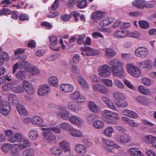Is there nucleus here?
Masks as SVG:
<instances>
[{
	"label": "nucleus",
	"mask_w": 156,
	"mask_h": 156,
	"mask_svg": "<svg viewBox=\"0 0 156 156\" xmlns=\"http://www.w3.org/2000/svg\"><path fill=\"white\" fill-rule=\"evenodd\" d=\"M108 64H103L98 67V72L101 77H109L111 74V71L114 76L122 78L126 76L123 63L121 60L114 59L109 61Z\"/></svg>",
	"instance_id": "f257e3e1"
},
{
	"label": "nucleus",
	"mask_w": 156,
	"mask_h": 156,
	"mask_svg": "<svg viewBox=\"0 0 156 156\" xmlns=\"http://www.w3.org/2000/svg\"><path fill=\"white\" fill-rule=\"evenodd\" d=\"M127 72L132 76L138 77L141 75L140 69L138 67L134 66L133 64L127 63L126 64Z\"/></svg>",
	"instance_id": "f03ea898"
},
{
	"label": "nucleus",
	"mask_w": 156,
	"mask_h": 156,
	"mask_svg": "<svg viewBox=\"0 0 156 156\" xmlns=\"http://www.w3.org/2000/svg\"><path fill=\"white\" fill-rule=\"evenodd\" d=\"M4 133L6 137L8 138V140L12 143L16 142L22 137L21 134L19 133L14 134V132L11 129L5 130Z\"/></svg>",
	"instance_id": "7ed1b4c3"
},
{
	"label": "nucleus",
	"mask_w": 156,
	"mask_h": 156,
	"mask_svg": "<svg viewBox=\"0 0 156 156\" xmlns=\"http://www.w3.org/2000/svg\"><path fill=\"white\" fill-rule=\"evenodd\" d=\"M149 52L148 49L144 47H140L137 48L135 51L136 56L141 58L144 59L146 57Z\"/></svg>",
	"instance_id": "20e7f679"
},
{
	"label": "nucleus",
	"mask_w": 156,
	"mask_h": 156,
	"mask_svg": "<svg viewBox=\"0 0 156 156\" xmlns=\"http://www.w3.org/2000/svg\"><path fill=\"white\" fill-rule=\"evenodd\" d=\"M22 88L24 91L29 95H32L34 92V88L32 84L28 81L24 80L22 83Z\"/></svg>",
	"instance_id": "39448f33"
},
{
	"label": "nucleus",
	"mask_w": 156,
	"mask_h": 156,
	"mask_svg": "<svg viewBox=\"0 0 156 156\" xmlns=\"http://www.w3.org/2000/svg\"><path fill=\"white\" fill-rule=\"evenodd\" d=\"M69 120L72 124L78 127L83 126L84 123V120L82 119L75 115L71 116Z\"/></svg>",
	"instance_id": "423d86ee"
},
{
	"label": "nucleus",
	"mask_w": 156,
	"mask_h": 156,
	"mask_svg": "<svg viewBox=\"0 0 156 156\" xmlns=\"http://www.w3.org/2000/svg\"><path fill=\"white\" fill-rule=\"evenodd\" d=\"M41 134L43 136L44 140L47 142L52 144L56 140L55 135L51 132H42Z\"/></svg>",
	"instance_id": "0eeeda50"
},
{
	"label": "nucleus",
	"mask_w": 156,
	"mask_h": 156,
	"mask_svg": "<svg viewBox=\"0 0 156 156\" xmlns=\"http://www.w3.org/2000/svg\"><path fill=\"white\" fill-rule=\"evenodd\" d=\"M143 140L144 142L151 144L152 147L156 149V136L148 135L144 136Z\"/></svg>",
	"instance_id": "6e6552de"
},
{
	"label": "nucleus",
	"mask_w": 156,
	"mask_h": 156,
	"mask_svg": "<svg viewBox=\"0 0 156 156\" xmlns=\"http://www.w3.org/2000/svg\"><path fill=\"white\" fill-rule=\"evenodd\" d=\"M68 108L72 112L78 113L82 109V106L74 101L69 102L67 105Z\"/></svg>",
	"instance_id": "1a4fd4ad"
},
{
	"label": "nucleus",
	"mask_w": 156,
	"mask_h": 156,
	"mask_svg": "<svg viewBox=\"0 0 156 156\" xmlns=\"http://www.w3.org/2000/svg\"><path fill=\"white\" fill-rule=\"evenodd\" d=\"M80 49L82 51L81 54L84 56L94 55L96 54L95 50L90 47H82Z\"/></svg>",
	"instance_id": "9d476101"
},
{
	"label": "nucleus",
	"mask_w": 156,
	"mask_h": 156,
	"mask_svg": "<svg viewBox=\"0 0 156 156\" xmlns=\"http://www.w3.org/2000/svg\"><path fill=\"white\" fill-rule=\"evenodd\" d=\"M92 88L94 91L103 94H106L108 91L107 88L105 86L99 83L93 84Z\"/></svg>",
	"instance_id": "9b49d317"
},
{
	"label": "nucleus",
	"mask_w": 156,
	"mask_h": 156,
	"mask_svg": "<svg viewBox=\"0 0 156 156\" xmlns=\"http://www.w3.org/2000/svg\"><path fill=\"white\" fill-rule=\"evenodd\" d=\"M50 91V88L47 84L40 86L38 89V94L40 96H44L48 94Z\"/></svg>",
	"instance_id": "f8f14e48"
},
{
	"label": "nucleus",
	"mask_w": 156,
	"mask_h": 156,
	"mask_svg": "<svg viewBox=\"0 0 156 156\" xmlns=\"http://www.w3.org/2000/svg\"><path fill=\"white\" fill-rule=\"evenodd\" d=\"M119 119L118 114L114 112L109 118L105 119V121L109 124H116L117 123V120Z\"/></svg>",
	"instance_id": "ddd939ff"
},
{
	"label": "nucleus",
	"mask_w": 156,
	"mask_h": 156,
	"mask_svg": "<svg viewBox=\"0 0 156 156\" xmlns=\"http://www.w3.org/2000/svg\"><path fill=\"white\" fill-rule=\"evenodd\" d=\"M115 139L117 142L122 143H128L131 141V137L125 134L118 135L115 137Z\"/></svg>",
	"instance_id": "4468645a"
},
{
	"label": "nucleus",
	"mask_w": 156,
	"mask_h": 156,
	"mask_svg": "<svg viewBox=\"0 0 156 156\" xmlns=\"http://www.w3.org/2000/svg\"><path fill=\"white\" fill-rule=\"evenodd\" d=\"M61 91L64 93H69L73 90L74 87L73 86L69 83H62L59 87Z\"/></svg>",
	"instance_id": "2eb2a0df"
},
{
	"label": "nucleus",
	"mask_w": 156,
	"mask_h": 156,
	"mask_svg": "<svg viewBox=\"0 0 156 156\" xmlns=\"http://www.w3.org/2000/svg\"><path fill=\"white\" fill-rule=\"evenodd\" d=\"M70 98L72 99H76L78 102L82 103L85 100L83 96L81 95L79 91H75L70 95Z\"/></svg>",
	"instance_id": "dca6fc26"
},
{
	"label": "nucleus",
	"mask_w": 156,
	"mask_h": 156,
	"mask_svg": "<svg viewBox=\"0 0 156 156\" xmlns=\"http://www.w3.org/2000/svg\"><path fill=\"white\" fill-rule=\"evenodd\" d=\"M91 16V20L96 21L103 18L105 16V13L101 11H97L93 12Z\"/></svg>",
	"instance_id": "f3484780"
},
{
	"label": "nucleus",
	"mask_w": 156,
	"mask_h": 156,
	"mask_svg": "<svg viewBox=\"0 0 156 156\" xmlns=\"http://www.w3.org/2000/svg\"><path fill=\"white\" fill-rule=\"evenodd\" d=\"M49 38L50 40V48L56 51H59L60 50L59 47L57 48H54L57 44L58 39L57 37L56 36H49Z\"/></svg>",
	"instance_id": "a211bd4d"
},
{
	"label": "nucleus",
	"mask_w": 156,
	"mask_h": 156,
	"mask_svg": "<svg viewBox=\"0 0 156 156\" xmlns=\"http://www.w3.org/2000/svg\"><path fill=\"white\" fill-rule=\"evenodd\" d=\"M11 110L10 105L3 104L0 107V112L2 115L6 116L9 113Z\"/></svg>",
	"instance_id": "6ab92c4d"
},
{
	"label": "nucleus",
	"mask_w": 156,
	"mask_h": 156,
	"mask_svg": "<svg viewBox=\"0 0 156 156\" xmlns=\"http://www.w3.org/2000/svg\"><path fill=\"white\" fill-rule=\"evenodd\" d=\"M59 146L65 152H69L71 151L70 144L66 140H63L59 144Z\"/></svg>",
	"instance_id": "aec40b11"
},
{
	"label": "nucleus",
	"mask_w": 156,
	"mask_h": 156,
	"mask_svg": "<svg viewBox=\"0 0 156 156\" xmlns=\"http://www.w3.org/2000/svg\"><path fill=\"white\" fill-rule=\"evenodd\" d=\"M133 5L139 9H143L146 7L147 2L145 0H136L132 2Z\"/></svg>",
	"instance_id": "412c9836"
},
{
	"label": "nucleus",
	"mask_w": 156,
	"mask_h": 156,
	"mask_svg": "<svg viewBox=\"0 0 156 156\" xmlns=\"http://www.w3.org/2000/svg\"><path fill=\"white\" fill-rule=\"evenodd\" d=\"M128 30H117L114 33V36L116 37L122 38L128 37Z\"/></svg>",
	"instance_id": "4be33fe9"
},
{
	"label": "nucleus",
	"mask_w": 156,
	"mask_h": 156,
	"mask_svg": "<svg viewBox=\"0 0 156 156\" xmlns=\"http://www.w3.org/2000/svg\"><path fill=\"white\" fill-rule=\"evenodd\" d=\"M58 115L64 120H69L70 118L69 113L65 109H60L57 112Z\"/></svg>",
	"instance_id": "5701e85b"
},
{
	"label": "nucleus",
	"mask_w": 156,
	"mask_h": 156,
	"mask_svg": "<svg viewBox=\"0 0 156 156\" xmlns=\"http://www.w3.org/2000/svg\"><path fill=\"white\" fill-rule=\"evenodd\" d=\"M102 100L106 104L109 108L113 110H116L117 108L115 106L112 101L109 98L105 96L101 98Z\"/></svg>",
	"instance_id": "b1692460"
},
{
	"label": "nucleus",
	"mask_w": 156,
	"mask_h": 156,
	"mask_svg": "<svg viewBox=\"0 0 156 156\" xmlns=\"http://www.w3.org/2000/svg\"><path fill=\"white\" fill-rule=\"evenodd\" d=\"M77 80L80 87L84 90L87 89L88 87V84L83 76L79 75L77 77Z\"/></svg>",
	"instance_id": "393cba45"
},
{
	"label": "nucleus",
	"mask_w": 156,
	"mask_h": 156,
	"mask_svg": "<svg viewBox=\"0 0 156 156\" xmlns=\"http://www.w3.org/2000/svg\"><path fill=\"white\" fill-rule=\"evenodd\" d=\"M17 142H19L18 145L19 149L20 150H22L24 148H26L30 146L29 141L26 139H23L22 136L20 140H17Z\"/></svg>",
	"instance_id": "a878e982"
},
{
	"label": "nucleus",
	"mask_w": 156,
	"mask_h": 156,
	"mask_svg": "<svg viewBox=\"0 0 156 156\" xmlns=\"http://www.w3.org/2000/svg\"><path fill=\"white\" fill-rule=\"evenodd\" d=\"M75 150L77 153L84 155L87 152L85 147L82 144H77L75 147Z\"/></svg>",
	"instance_id": "bb28decb"
},
{
	"label": "nucleus",
	"mask_w": 156,
	"mask_h": 156,
	"mask_svg": "<svg viewBox=\"0 0 156 156\" xmlns=\"http://www.w3.org/2000/svg\"><path fill=\"white\" fill-rule=\"evenodd\" d=\"M69 133L71 136L75 137H81L83 135V134L81 131L74 128L73 126L69 132Z\"/></svg>",
	"instance_id": "cd10ccee"
},
{
	"label": "nucleus",
	"mask_w": 156,
	"mask_h": 156,
	"mask_svg": "<svg viewBox=\"0 0 156 156\" xmlns=\"http://www.w3.org/2000/svg\"><path fill=\"white\" fill-rule=\"evenodd\" d=\"M8 100L9 103L12 105L17 104L19 102L18 98L14 94H9L8 96Z\"/></svg>",
	"instance_id": "c85d7f7f"
},
{
	"label": "nucleus",
	"mask_w": 156,
	"mask_h": 156,
	"mask_svg": "<svg viewBox=\"0 0 156 156\" xmlns=\"http://www.w3.org/2000/svg\"><path fill=\"white\" fill-rule=\"evenodd\" d=\"M44 121L39 116H35L32 118V123L34 125L40 126L43 124Z\"/></svg>",
	"instance_id": "c756f323"
},
{
	"label": "nucleus",
	"mask_w": 156,
	"mask_h": 156,
	"mask_svg": "<svg viewBox=\"0 0 156 156\" xmlns=\"http://www.w3.org/2000/svg\"><path fill=\"white\" fill-rule=\"evenodd\" d=\"M114 103L116 106L119 108H125L128 106V102L124 99L117 100Z\"/></svg>",
	"instance_id": "7c9ffc66"
},
{
	"label": "nucleus",
	"mask_w": 156,
	"mask_h": 156,
	"mask_svg": "<svg viewBox=\"0 0 156 156\" xmlns=\"http://www.w3.org/2000/svg\"><path fill=\"white\" fill-rule=\"evenodd\" d=\"M73 126L71 124L67 122H63L59 125V127L61 129L69 132Z\"/></svg>",
	"instance_id": "2f4dec72"
},
{
	"label": "nucleus",
	"mask_w": 156,
	"mask_h": 156,
	"mask_svg": "<svg viewBox=\"0 0 156 156\" xmlns=\"http://www.w3.org/2000/svg\"><path fill=\"white\" fill-rule=\"evenodd\" d=\"M114 20L112 18H105L99 22V25L102 27H104L109 25Z\"/></svg>",
	"instance_id": "473e14b6"
},
{
	"label": "nucleus",
	"mask_w": 156,
	"mask_h": 156,
	"mask_svg": "<svg viewBox=\"0 0 156 156\" xmlns=\"http://www.w3.org/2000/svg\"><path fill=\"white\" fill-rule=\"evenodd\" d=\"M19 147L17 144H13L11 145V154L12 156H19L18 147Z\"/></svg>",
	"instance_id": "72a5a7b5"
},
{
	"label": "nucleus",
	"mask_w": 156,
	"mask_h": 156,
	"mask_svg": "<svg viewBox=\"0 0 156 156\" xmlns=\"http://www.w3.org/2000/svg\"><path fill=\"white\" fill-rule=\"evenodd\" d=\"M114 132L113 128L111 126H108L102 132V133L106 136L111 137L112 134Z\"/></svg>",
	"instance_id": "f704fd0d"
},
{
	"label": "nucleus",
	"mask_w": 156,
	"mask_h": 156,
	"mask_svg": "<svg viewBox=\"0 0 156 156\" xmlns=\"http://www.w3.org/2000/svg\"><path fill=\"white\" fill-rule=\"evenodd\" d=\"M28 72L25 70H20L16 74V76L18 79L22 80L27 76V73Z\"/></svg>",
	"instance_id": "c9c22d12"
},
{
	"label": "nucleus",
	"mask_w": 156,
	"mask_h": 156,
	"mask_svg": "<svg viewBox=\"0 0 156 156\" xmlns=\"http://www.w3.org/2000/svg\"><path fill=\"white\" fill-rule=\"evenodd\" d=\"M138 90L141 94L145 95H149L151 94V91L148 88L143 85H140L138 86Z\"/></svg>",
	"instance_id": "e433bc0d"
},
{
	"label": "nucleus",
	"mask_w": 156,
	"mask_h": 156,
	"mask_svg": "<svg viewBox=\"0 0 156 156\" xmlns=\"http://www.w3.org/2000/svg\"><path fill=\"white\" fill-rule=\"evenodd\" d=\"M136 100L138 102L144 105H147L149 102L148 98H147L142 95L137 96L136 98Z\"/></svg>",
	"instance_id": "4c0bfd02"
},
{
	"label": "nucleus",
	"mask_w": 156,
	"mask_h": 156,
	"mask_svg": "<svg viewBox=\"0 0 156 156\" xmlns=\"http://www.w3.org/2000/svg\"><path fill=\"white\" fill-rule=\"evenodd\" d=\"M88 107L92 112L98 113L100 111L99 108L94 102L91 101L89 103Z\"/></svg>",
	"instance_id": "58836bf2"
},
{
	"label": "nucleus",
	"mask_w": 156,
	"mask_h": 156,
	"mask_svg": "<svg viewBox=\"0 0 156 156\" xmlns=\"http://www.w3.org/2000/svg\"><path fill=\"white\" fill-rule=\"evenodd\" d=\"M16 109L20 115L23 116L27 115V111L23 106L18 105L16 106Z\"/></svg>",
	"instance_id": "ea45409f"
},
{
	"label": "nucleus",
	"mask_w": 156,
	"mask_h": 156,
	"mask_svg": "<svg viewBox=\"0 0 156 156\" xmlns=\"http://www.w3.org/2000/svg\"><path fill=\"white\" fill-rule=\"evenodd\" d=\"M51 152L55 155H59L62 153V150L59 147L54 146L50 149Z\"/></svg>",
	"instance_id": "a19ab883"
},
{
	"label": "nucleus",
	"mask_w": 156,
	"mask_h": 156,
	"mask_svg": "<svg viewBox=\"0 0 156 156\" xmlns=\"http://www.w3.org/2000/svg\"><path fill=\"white\" fill-rule=\"evenodd\" d=\"M48 83L51 86L57 87L58 85L57 78L55 76L50 77L48 80Z\"/></svg>",
	"instance_id": "79ce46f5"
},
{
	"label": "nucleus",
	"mask_w": 156,
	"mask_h": 156,
	"mask_svg": "<svg viewBox=\"0 0 156 156\" xmlns=\"http://www.w3.org/2000/svg\"><path fill=\"white\" fill-rule=\"evenodd\" d=\"M27 71L31 75H36L40 73V71L39 69L35 66L30 67L28 69V71Z\"/></svg>",
	"instance_id": "37998d69"
},
{
	"label": "nucleus",
	"mask_w": 156,
	"mask_h": 156,
	"mask_svg": "<svg viewBox=\"0 0 156 156\" xmlns=\"http://www.w3.org/2000/svg\"><path fill=\"white\" fill-rule=\"evenodd\" d=\"M116 54V52L111 48H107L105 49V55L107 58H112Z\"/></svg>",
	"instance_id": "c03bdc74"
},
{
	"label": "nucleus",
	"mask_w": 156,
	"mask_h": 156,
	"mask_svg": "<svg viewBox=\"0 0 156 156\" xmlns=\"http://www.w3.org/2000/svg\"><path fill=\"white\" fill-rule=\"evenodd\" d=\"M28 135L30 138L31 140H35L38 136V132L33 129L30 130Z\"/></svg>",
	"instance_id": "a18cd8bd"
},
{
	"label": "nucleus",
	"mask_w": 156,
	"mask_h": 156,
	"mask_svg": "<svg viewBox=\"0 0 156 156\" xmlns=\"http://www.w3.org/2000/svg\"><path fill=\"white\" fill-rule=\"evenodd\" d=\"M30 67V64L26 61H23L20 63L19 66L20 70L27 69L28 71V69Z\"/></svg>",
	"instance_id": "49530a36"
},
{
	"label": "nucleus",
	"mask_w": 156,
	"mask_h": 156,
	"mask_svg": "<svg viewBox=\"0 0 156 156\" xmlns=\"http://www.w3.org/2000/svg\"><path fill=\"white\" fill-rule=\"evenodd\" d=\"M104 122L102 121L97 120L93 122V126L95 129H100L104 126Z\"/></svg>",
	"instance_id": "de8ad7c7"
},
{
	"label": "nucleus",
	"mask_w": 156,
	"mask_h": 156,
	"mask_svg": "<svg viewBox=\"0 0 156 156\" xmlns=\"http://www.w3.org/2000/svg\"><path fill=\"white\" fill-rule=\"evenodd\" d=\"M23 156H34V151L32 148H29L24 151L23 152Z\"/></svg>",
	"instance_id": "09e8293b"
},
{
	"label": "nucleus",
	"mask_w": 156,
	"mask_h": 156,
	"mask_svg": "<svg viewBox=\"0 0 156 156\" xmlns=\"http://www.w3.org/2000/svg\"><path fill=\"white\" fill-rule=\"evenodd\" d=\"M113 96L115 98L114 99V102L116 101L117 100H120L122 99H125V97L122 94L119 92H115L113 94Z\"/></svg>",
	"instance_id": "8fccbe9b"
},
{
	"label": "nucleus",
	"mask_w": 156,
	"mask_h": 156,
	"mask_svg": "<svg viewBox=\"0 0 156 156\" xmlns=\"http://www.w3.org/2000/svg\"><path fill=\"white\" fill-rule=\"evenodd\" d=\"M12 90L14 92L17 93H22L24 91V90L22 87L19 85L12 87Z\"/></svg>",
	"instance_id": "3c124183"
},
{
	"label": "nucleus",
	"mask_w": 156,
	"mask_h": 156,
	"mask_svg": "<svg viewBox=\"0 0 156 156\" xmlns=\"http://www.w3.org/2000/svg\"><path fill=\"white\" fill-rule=\"evenodd\" d=\"M71 65L70 68V70L72 73L75 75H77L80 73V69L76 66L72 64V63H70Z\"/></svg>",
	"instance_id": "603ef678"
},
{
	"label": "nucleus",
	"mask_w": 156,
	"mask_h": 156,
	"mask_svg": "<svg viewBox=\"0 0 156 156\" xmlns=\"http://www.w3.org/2000/svg\"><path fill=\"white\" fill-rule=\"evenodd\" d=\"M11 144L6 143L3 145L1 148V150L2 152L5 153L8 152L11 148Z\"/></svg>",
	"instance_id": "864d4df0"
},
{
	"label": "nucleus",
	"mask_w": 156,
	"mask_h": 156,
	"mask_svg": "<svg viewBox=\"0 0 156 156\" xmlns=\"http://www.w3.org/2000/svg\"><path fill=\"white\" fill-rule=\"evenodd\" d=\"M113 112L110 110H105L102 111V115L105 120L109 118Z\"/></svg>",
	"instance_id": "5fc2aeb1"
},
{
	"label": "nucleus",
	"mask_w": 156,
	"mask_h": 156,
	"mask_svg": "<svg viewBox=\"0 0 156 156\" xmlns=\"http://www.w3.org/2000/svg\"><path fill=\"white\" fill-rule=\"evenodd\" d=\"M140 27L143 29H147L149 28V23L144 20H141L138 21Z\"/></svg>",
	"instance_id": "6e6d98bb"
},
{
	"label": "nucleus",
	"mask_w": 156,
	"mask_h": 156,
	"mask_svg": "<svg viewBox=\"0 0 156 156\" xmlns=\"http://www.w3.org/2000/svg\"><path fill=\"white\" fill-rule=\"evenodd\" d=\"M113 83L115 86L120 89H123L124 85L122 82L120 80L115 79L114 80Z\"/></svg>",
	"instance_id": "4d7b16f0"
},
{
	"label": "nucleus",
	"mask_w": 156,
	"mask_h": 156,
	"mask_svg": "<svg viewBox=\"0 0 156 156\" xmlns=\"http://www.w3.org/2000/svg\"><path fill=\"white\" fill-rule=\"evenodd\" d=\"M87 6V0H78L77 6L80 9H83L85 8Z\"/></svg>",
	"instance_id": "13d9d810"
},
{
	"label": "nucleus",
	"mask_w": 156,
	"mask_h": 156,
	"mask_svg": "<svg viewBox=\"0 0 156 156\" xmlns=\"http://www.w3.org/2000/svg\"><path fill=\"white\" fill-rule=\"evenodd\" d=\"M103 83L106 86L111 87L113 86V83L111 80L108 79H103L101 80Z\"/></svg>",
	"instance_id": "bf43d9fd"
},
{
	"label": "nucleus",
	"mask_w": 156,
	"mask_h": 156,
	"mask_svg": "<svg viewBox=\"0 0 156 156\" xmlns=\"http://www.w3.org/2000/svg\"><path fill=\"white\" fill-rule=\"evenodd\" d=\"M153 63L150 60H144V65L143 68L151 69L153 67Z\"/></svg>",
	"instance_id": "052dcab7"
},
{
	"label": "nucleus",
	"mask_w": 156,
	"mask_h": 156,
	"mask_svg": "<svg viewBox=\"0 0 156 156\" xmlns=\"http://www.w3.org/2000/svg\"><path fill=\"white\" fill-rule=\"evenodd\" d=\"M1 10L2 16L9 15L12 13V10L7 8H3Z\"/></svg>",
	"instance_id": "680f3d73"
},
{
	"label": "nucleus",
	"mask_w": 156,
	"mask_h": 156,
	"mask_svg": "<svg viewBox=\"0 0 156 156\" xmlns=\"http://www.w3.org/2000/svg\"><path fill=\"white\" fill-rule=\"evenodd\" d=\"M141 82L144 85L146 86H150L151 84V80L147 78H144L141 80Z\"/></svg>",
	"instance_id": "e2e57ef3"
},
{
	"label": "nucleus",
	"mask_w": 156,
	"mask_h": 156,
	"mask_svg": "<svg viewBox=\"0 0 156 156\" xmlns=\"http://www.w3.org/2000/svg\"><path fill=\"white\" fill-rule=\"evenodd\" d=\"M121 57L124 60L127 61H129L132 57V55L129 53H122Z\"/></svg>",
	"instance_id": "0e129e2a"
},
{
	"label": "nucleus",
	"mask_w": 156,
	"mask_h": 156,
	"mask_svg": "<svg viewBox=\"0 0 156 156\" xmlns=\"http://www.w3.org/2000/svg\"><path fill=\"white\" fill-rule=\"evenodd\" d=\"M138 148L136 147H131L128 149L127 152L130 156H133L135 152H136Z\"/></svg>",
	"instance_id": "69168bd1"
},
{
	"label": "nucleus",
	"mask_w": 156,
	"mask_h": 156,
	"mask_svg": "<svg viewBox=\"0 0 156 156\" xmlns=\"http://www.w3.org/2000/svg\"><path fill=\"white\" fill-rule=\"evenodd\" d=\"M1 4L3 7H10L12 2L9 0H4L1 2Z\"/></svg>",
	"instance_id": "338daca9"
},
{
	"label": "nucleus",
	"mask_w": 156,
	"mask_h": 156,
	"mask_svg": "<svg viewBox=\"0 0 156 156\" xmlns=\"http://www.w3.org/2000/svg\"><path fill=\"white\" fill-rule=\"evenodd\" d=\"M128 36L137 38L138 37L140 36V34L138 32L136 31L130 32L128 31Z\"/></svg>",
	"instance_id": "774afa93"
}]
</instances>
